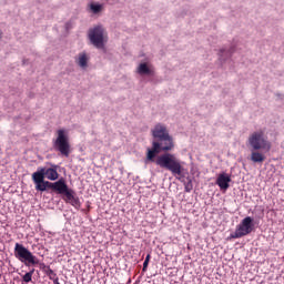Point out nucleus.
<instances>
[{
    "mask_svg": "<svg viewBox=\"0 0 284 284\" xmlns=\"http://www.w3.org/2000/svg\"><path fill=\"white\" fill-rule=\"evenodd\" d=\"M47 275L52 278L53 276H57V273L53 272L52 268H50V266L47 267Z\"/></svg>",
    "mask_w": 284,
    "mask_h": 284,
    "instance_id": "nucleus-17",
    "label": "nucleus"
},
{
    "mask_svg": "<svg viewBox=\"0 0 284 284\" xmlns=\"http://www.w3.org/2000/svg\"><path fill=\"white\" fill-rule=\"evenodd\" d=\"M75 63L81 68V70H88V64L90 63V54H88L85 51L80 52L75 57Z\"/></svg>",
    "mask_w": 284,
    "mask_h": 284,
    "instance_id": "nucleus-12",
    "label": "nucleus"
},
{
    "mask_svg": "<svg viewBox=\"0 0 284 284\" xmlns=\"http://www.w3.org/2000/svg\"><path fill=\"white\" fill-rule=\"evenodd\" d=\"M53 148L57 152H60L62 156H70V138L65 129H60L57 131V138L53 140Z\"/></svg>",
    "mask_w": 284,
    "mask_h": 284,
    "instance_id": "nucleus-6",
    "label": "nucleus"
},
{
    "mask_svg": "<svg viewBox=\"0 0 284 284\" xmlns=\"http://www.w3.org/2000/svg\"><path fill=\"white\" fill-rule=\"evenodd\" d=\"M135 72L140 77H154V67L150 61H142L138 64Z\"/></svg>",
    "mask_w": 284,
    "mask_h": 284,
    "instance_id": "nucleus-9",
    "label": "nucleus"
},
{
    "mask_svg": "<svg viewBox=\"0 0 284 284\" xmlns=\"http://www.w3.org/2000/svg\"><path fill=\"white\" fill-rule=\"evenodd\" d=\"M13 252L16 258L27 267H30V265H39V257L32 254L23 244L16 243Z\"/></svg>",
    "mask_w": 284,
    "mask_h": 284,
    "instance_id": "nucleus-5",
    "label": "nucleus"
},
{
    "mask_svg": "<svg viewBox=\"0 0 284 284\" xmlns=\"http://www.w3.org/2000/svg\"><path fill=\"white\" fill-rule=\"evenodd\" d=\"M248 145L251 150H261V152H270L272 142L265 138V132L255 131L248 136Z\"/></svg>",
    "mask_w": 284,
    "mask_h": 284,
    "instance_id": "nucleus-4",
    "label": "nucleus"
},
{
    "mask_svg": "<svg viewBox=\"0 0 284 284\" xmlns=\"http://www.w3.org/2000/svg\"><path fill=\"white\" fill-rule=\"evenodd\" d=\"M144 262L150 263V254L146 255Z\"/></svg>",
    "mask_w": 284,
    "mask_h": 284,
    "instance_id": "nucleus-20",
    "label": "nucleus"
},
{
    "mask_svg": "<svg viewBox=\"0 0 284 284\" xmlns=\"http://www.w3.org/2000/svg\"><path fill=\"white\" fill-rule=\"evenodd\" d=\"M174 150V138L169 135L152 141V148L148 149L145 163H155L159 168L169 170L173 176H183L184 168L175 154L169 153Z\"/></svg>",
    "mask_w": 284,
    "mask_h": 284,
    "instance_id": "nucleus-1",
    "label": "nucleus"
},
{
    "mask_svg": "<svg viewBox=\"0 0 284 284\" xmlns=\"http://www.w3.org/2000/svg\"><path fill=\"white\" fill-rule=\"evenodd\" d=\"M109 6H116V3H119V0H105Z\"/></svg>",
    "mask_w": 284,
    "mask_h": 284,
    "instance_id": "nucleus-18",
    "label": "nucleus"
},
{
    "mask_svg": "<svg viewBox=\"0 0 284 284\" xmlns=\"http://www.w3.org/2000/svg\"><path fill=\"white\" fill-rule=\"evenodd\" d=\"M47 190H53V192H58V194H67L70 187L65 184V180L60 179L57 182H45Z\"/></svg>",
    "mask_w": 284,
    "mask_h": 284,
    "instance_id": "nucleus-8",
    "label": "nucleus"
},
{
    "mask_svg": "<svg viewBox=\"0 0 284 284\" xmlns=\"http://www.w3.org/2000/svg\"><path fill=\"white\" fill-rule=\"evenodd\" d=\"M89 10L92 12V14H99L100 12H103V4L91 2L89 3Z\"/></svg>",
    "mask_w": 284,
    "mask_h": 284,
    "instance_id": "nucleus-15",
    "label": "nucleus"
},
{
    "mask_svg": "<svg viewBox=\"0 0 284 284\" xmlns=\"http://www.w3.org/2000/svg\"><path fill=\"white\" fill-rule=\"evenodd\" d=\"M144 262L150 263V254L146 255Z\"/></svg>",
    "mask_w": 284,
    "mask_h": 284,
    "instance_id": "nucleus-21",
    "label": "nucleus"
},
{
    "mask_svg": "<svg viewBox=\"0 0 284 284\" xmlns=\"http://www.w3.org/2000/svg\"><path fill=\"white\" fill-rule=\"evenodd\" d=\"M148 265H150V262H145V261H144V263H143V268H142L143 272H145V270H148Z\"/></svg>",
    "mask_w": 284,
    "mask_h": 284,
    "instance_id": "nucleus-19",
    "label": "nucleus"
},
{
    "mask_svg": "<svg viewBox=\"0 0 284 284\" xmlns=\"http://www.w3.org/2000/svg\"><path fill=\"white\" fill-rule=\"evenodd\" d=\"M252 230H254V219H252L251 216H246L237 225L235 232L231 234V237L243 239V236H247V234H252Z\"/></svg>",
    "mask_w": 284,
    "mask_h": 284,
    "instance_id": "nucleus-7",
    "label": "nucleus"
},
{
    "mask_svg": "<svg viewBox=\"0 0 284 284\" xmlns=\"http://www.w3.org/2000/svg\"><path fill=\"white\" fill-rule=\"evenodd\" d=\"M231 182L232 178L227 173H221L216 179V185H219L220 190H227Z\"/></svg>",
    "mask_w": 284,
    "mask_h": 284,
    "instance_id": "nucleus-13",
    "label": "nucleus"
},
{
    "mask_svg": "<svg viewBox=\"0 0 284 284\" xmlns=\"http://www.w3.org/2000/svg\"><path fill=\"white\" fill-rule=\"evenodd\" d=\"M63 201L72 205V207H75V210H79V207H81V201L79 200L77 193H74V190L72 189H70L68 193H64Z\"/></svg>",
    "mask_w": 284,
    "mask_h": 284,
    "instance_id": "nucleus-11",
    "label": "nucleus"
},
{
    "mask_svg": "<svg viewBox=\"0 0 284 284\" xmlns=\"http://www.w3.org/2000/svg\"><path fill=\"white\" fill-rule=\"evenodd\" d=\"M88 38L91 45L98 50H103V48H105V43H108V32L102 26L91 28L88 32Z\"/></svg>",
    "mask_w": 284,
    "mask_h": 284,
    "instance_id": "nucleus-3",
    "label": "nucleus"
},
{
    "mask_svg": "<svg viewBox=\"0 0 284 284\" xmlns=\"http://www.w3.org/2000/svg\"><path fill=\"white\" fill-rule=\"evenodd\" d=\"M34 275V268H32L31 271H29L28 273H26L22 276V281L23 283H30L32 281V276Z\"/></svg>",
    "mask_w": 284,
    "mask_h": 284,
    "instance_id": "nucleus-16",
    "label": "nucleus"
},
{
    "mask_svg": "<svg viewBox=\"0 0 284 284\" xmlns=\"http://www.w3.org/2000/svg\"><path fill=\"white\" fill-rule=\"evenodd\" d=\"M151 134L154 141H159L160 139H165L170 136V131H168V126H165V124L158 123L151 130Z\"/></svg>",
    "mask_w": 284,
    "mask_h": 284,
    "instance_id": "nucleus-10",
    "label": "nucleus"
},
{
    "mask_svg": "<svg viewBox=\"0 0 284 284\" xmlns=\"http://www.w3.org/2000/svg\"><path fill=\"white\" fill-rule=\"evenodd\" d=\"M261 150H252L251 149V161L252 163H263L265 161V153Z\"/></svg>",
    "mask_w": 284,
    "mask_h": 284,
    "instance_id": "nucleus-14",
    "label": "nucleus"
},
{
    "mask_svg": "<svg viewBox=\"0 0 284 284\" xmlns=\"http://www.w3.org/2000/svg\"><path fill=\"white\" fill-rule=\"evenodd\" d=\"M59 166L57 164H51V168H40L37 172L32 174V181L36 185L37 192H45L49 181H57L59 179ZM48 179L49 181H45Z\"/></svg>",
    "mask_w": 284,
    "mask_h": 284,
    "instance_id": "nucleus-2",
    "label": "nucleus"
},
{
    "mask_svg": "<svg viewBox=\"0 0 284 284\" xmlns=\"http://www.w3.org/2000/svg\"><path fill=\"white\" fill-rule=\"evenodd\" d=\"M185 190H186L187 192H190V191H191L190 186H186V187H185Z\"/></svg>",
    "mask_w": 284,
    "mask_h": 284,
    "instance_id": "nucleus-22",
    "label": "nucleus"
}]
</instances>
